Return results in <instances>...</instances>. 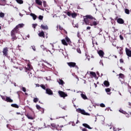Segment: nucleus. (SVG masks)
I'll use <instances>...</instances> for the list:
<instances>
[{
  "label": "nucleus",
  "mask_w": 131,
  "mask_h": 131,
  "mask_svg": "<svg viewBox=\"0 0 131 131\" xmlns=\"http://www.w3.org/2000/svg\"><path fill=\"white\" fill-rule=\"evenodd\" d=\"M89 19H90V20H93V19H94V17L91 15H87L83 16V21L84 22L86 25H90V24H91Z\"/></svg>",
  "instance_id": "1"
},
{
  "label": "nucleus",
  "mask_w": 131,
  "mask_h": 131,
  "mask_svg": "<svg viewBox=\"0 0 131 131\" xmlns=\"http://www.w3.org/2000/svg\"><path fill=\"white\" fill-rule=\"evenodd\" d=\"M25 69H26L25 72H28L29 77H31V76H32V73L30 72V71H33V70L32 69V67L31 66V65L28 64L27 66V67L25 68Z\"/></svg>",
  "instance_id": "2"
},
{
  "label": "nucleus",
  "mask_w": 131,
  "mask_h": 131,
  "mask_svg": "<svg viewBox=\"0 0 131 131\" xmlns=\"http://www.w3.org/2000/svg\"><path fill=\"white\" fill-rule=\"evenodd\" d=\"M18 32H19V31L17 29H16V27L14 28V29H13L11 31V35L13 39H17V37H16V33H18Z\"/></svg>",
  "instance_id": "3"
},
{
  "label": "nucleus",
  "mask_w": 131,
  "mask_h": 131,
  "mask_svg": "<svg viewBox=\"0 0 131 131\" xmlns=\"http://www.w3.org/2000/svg\"><path fill=\"white\" fill-rule=\"evenodd\" d=\"M76 112H78V113H81V114H83V115H86L88 116H90V114L89 113L85 112V111L84 110H82L81 108H77Z\"/></svg>",
  "instance_id": "4"
},
{
  "label": "nucleus",
  "mask_w": 131,
  "mask_h": 131,
  "mask_svg": "<svg viewBox=\"0 0 131 131\" xmlns=\"http://www.w3.org/2000/svg\"><path fill=\"white\" fill-rule=\"evenodd\" d=\"M58 94L61 98L65 99V97H68V95L63 91H58Z\"/></svg>",
  "instance_id": "5"
},
{
  "label": "nucleus",
  "mask_w": 131,
  "mask_h": 131,
  "mask_svg": "<svg viewBox=\"0 0 131 131\" xmlns=\"http://www.w3.org/2000/svg\"><path fill=\"white\" fill-rule=\"evenodd\" d=\"M8 48H5L3 49V53L4 56L5 57H8Z\"/></svg>",
  "instance_id": "6"
},
{
  "label": "nucleus",
  "mask_w": 131,
  "mask_h": 131,
  "mask_svg": "<svg viewBox=\"0 0 131 131\" xmlns=\"http://www.w3.org/2000/svg\"><path fill=\"white\" fill-rule=\"evenodd\" d=\"M57 82L59 83V85H64L65 84L64 81L60 78L57 79Z\"/></svg>",
  "instance_id": "7"
},
{
  "label": "nucleus",
  "mask_w": 131,
  "mask_h": 131,
  "mask_svg": "<svg viewBox=\"0 0 131 131\" xmlns=\"http://www.w3.org/2000/svg\"><path fill=\"white\" fill-rule=\"evenodd\" d=\"M46 94L47 95H53V91L50 89H46Z\"/></svg>",
  "instance_id": "8"
},
{
  "label": "nucleus",
  "mask_w": 131,
  "mask_h": 131,
  "mask_svg": "<svg viewBox=\"0 0 131 131\" xmlns=\"http://www.w3.org/2000/svg\"><path fill=\"white\" fill-rule=\"evenodd\" d=\"M99 56L101 57V58H103L104 57V55H105V53H104V51L102 50H99L97 52Z\"/></svg>",
  "instance_id": "9"
},
{
  "label": "nucleus",
  "mask_w": 131,
  "mask_h": 131,
  "mask_svg": "<svg viewBox=\"0 0 131 131\" xmlns=\"http://www.w3.org/2000/svg\"><path fill=\"white\" fill-rule=\"evenodd\" d=\"M25 25L24 24H19L15 27V29H19V28H23Z\"/></svg>",
  "instance_id": "10"
},
{
  "label": "nucleus",
  "mask_w": 131,
  "mask_h": 131,
  "mask_svg": "<svg viewBox=\"0 0 131 131\" xmlns=\"http://www.w3.org/2000/svg\"><path fill=\"white\" fill-rule=\"evenodd\" d=\"M40 48L41 49H42L43 51H46V52H50V53H51V54H53L52 53V52H51V51L49 50L48 49H47V48L45 47V46L41 45Z\"/></svg>",
  "instance_id": "11"
},
{
  "label": "nucleus",
  "mask_w": 131,
  "mask_h": 131,
  "mask_svg": "<svg viewBox=\"0 0 131 131\" xmlns=\"http://www.w3.org/2000/svg\"><path fill=\"white\" fill-rule=\"evenodd\" d=\"M125 51L127 56H128V57H131V51L127 48L125 49Z\"/></svg>",
  "instance_id": "12"
},
{
  "label": "nucleus",
  "mask_w": 131,
  "mask_h": 131,
  "mask_svg": "<svg viewBox=\"0 0 131 131\" xmlns=\"http://www.w3.org/2000/svg\"><path fill=\"white\" fill-rule=\"evenodd\" d=\"M51 126L53 128H56L57 130H59V129H58V127L59 126V125H56V124L55 123H52L51 124Z\"/></svg>",
  "instance_id": "13"
},
{
  "label": "nucleus",
  "mask_w": 131,
  "mask_h": 131,
  "mask_svg": "<svg viewBox=\"0 0 131 131\" xmlns=\"http://www.w3.org/2000/svg\"><path fill=\"white\" fill-rule=\"evenodd\" d=\"M41 28L43 29V30H49V27H48V25H41Z\"/></svg>",
  "instance_id": "14"
},
{
  "label": "nucleus",
  "mask_w": 131,
  "mask_h": 131,
  "mask_svg": "<svg viewBox=\"0 0 131 131\" xmlns=\"http://www.w3.org/2000/svg\"><path fill=\"white\" fill-rule=\"evenodd\" d=\"M68 65L70 67H75L76 63H75V62H68Z\"/></svg>",
  "instance_id": "15"
},
{
  "label": "nucleus",
  "mask_w": 131,
  "mask_h": 131,
  "mask_svg": "<svg viewBox=\"0 0 131 131\" xmlns=\"http://www.w3.org/2000/svg\"><path fill=\"white\" fill-rule=\"evenodd\" d=\"M117 22L119 23V24H123V23H124V20H123L122 18H118Z\"/></svg>",
  "instance_id": "16"
},
{
  "label": "nucleus",
  "mask_w": 131,
  "mask_h": 131,
  "mask_svg": "<svg viewBox=\"0 0 131 131\" xmlns=\"http://www.w3.org/2000/svg\"><path fill=\"white\" fill-rule=\"evenodd\" d=\"M98 24H99L98 22H97L96 21H93L92 23H90V25L91 26H97Z\"/></svg>",
  "instance_id": "17"
},
{
  "label": "nucleus",
  "mask_w": 131,
  "mask_h": 131,
  "mask_svg": "<svg viewBox=\"0 0 131 131\" xmlns=\"http://www.w3.org/2000/svg\"><path fill=\"white\" fill-rule=\"evenodd\" d=\"M103 84L106 86V88H108V86L110 85V83H109V81L105 80L103 82Z\"/></svg>",
  "instance_id": "18"
},
{
  "label": "nucleus",
  "mask_w": 131,
  "mask_h": 131,
  "mask_svg": "<svg viewBox=\"0 0 131 131\" xmlns=\"http://www.w3.org/2000/svg\"><path fill=\"white\" fill-rule=\"evenodd\" d=\"M81 97L83 99V100H88V97H86V95H85V94L81 93Z\"/></svg>",
  "instance_id": "19"
},
{
  "label": "nucleus",
  "mask_w": 131,
  "mask_h": 131,
  "mask_svg": "<svg viewBox=\"0 0 131 131\" xmlns=\"http://www.w3.org/2000/svg\"><path fill=\"white\" fill-rule=\"evenodd\" d=\"M83 126L84 127H86V128H89V129H92L93 128L91 127L89 124L86 123H83L82 124Z\"/></svg>",
  "instance_id": "20"
},
{
  "label": "nucleus",
  "mask_w": 131,
  "mask_h": 131,
  "mask_svg": "<svg viewBox=\"0 0 131 131\" xmlns=\"http://www.w3.org/2000/svg\"><path fill=\"white\" fill-rule=\"evenodd\" d=\"M6 102H9V103H13V100L9 97H6Z\"/></svg>",
  "instance_id": "21"
},
{
  "label": "nucleus",
  "mask_w": 131,
  "mask_h": 131,
  "mask_svg": "<svg viewBox=\"0 0 131 131\" xmlns=\"http://www.w3.org/2000/svg\"><path fill=\"white\" fill-rule=\"evenodd\" d=\"M35 2L36 4L39 6H41V5H42V2H41L40 0H36Z\"/></svg>",
  "instance_id": "22"
},
{
  "label": "nucleus",
  "mask_w": 131,
  "mask_h": 131,
  "mask_svg": "<svg viewBox=\"0 0 131 131\" xmlns=\"http://www.w3.org/2000/svg\"><path fill=\"white\" fill-rule=\"evenodd\" d=\"M105 90L107 95H111V93H109L110 92H111V89H110V88L105 89Z\"/></svg>",
  "instance_id": "23"
},
{
  "label": "nucleus",
  "mask_w": 131,
  "mask_h": 131,
  "mask_svg": "<svg viewBox=\"0 0 131 131\" xmlns=\"http://www.w3.org/2000/svg\"><path fill=\"white\" fill-rule=\"evenodd\" d=\"M38 35L40 37H45V33L43 32V31H42L38 34Z\"/></svg>",
  "instance_id": "24"
},
{
  "label": "nucleus",
  "mask_w": 131,
  "mask_h": 131,
  "mask_svg": "<svg viewBox=\"0 0 131 131\" xmlns=\"http://www.w3.org/2000/svg\"><path fill=\"white\" fill-rule=\"evenodd\" d=\"M30 16H31V17H32L33 20H36V18L37 17L35 14H34L33 13H31Z\"/></svg>",
  "instance_id": "25"
},
{
  "label": "nucleus",
  "mask_w": 131,
  "mask_h": 131,
  "mask_svg": "<svg viewBox=\"0 0 131 131\" xmlns=\"http://www.w3.org/2000/svg\"><path fill=\"white\" fill-rule=\"evenodd\" d=\"M16 3H17V4H19V5H22V4H23L24 2L23 0H15Z\"/></svg>",
  "instance_id": "26"
},
{
  "label": "nucleus",
  "mask_w": 131,
  "mask_h": 131,
  "mask_svg": "<svg viewBox=\"0 0 131 131\" xmlns=\"http://www.w3.org/2000/svg\"><path fill=\"white\" fill-rule=\"evenodd\" d=\"M62 43V45H64V46H68V44H67V42H66V40H65L64 39H62L61 40Z\"/></svg>",
  "instance_id": "27"
},
{
  "label": "nucleus",
  "mask_w": 131,
  "mask_h": 131,
  "mask_svg": "<svg viewBox=\"0 0 131 131\" xmlns=\"http://www.w3.org/2000/svg\"><path fill=\"white\" fill-rule=\"evenodd\" d=\"M90 74L92 75L93 77H96L97 76V75L96 74V73L94 72H90Z\"/></svg>",
  "instance_id": "28"
},
{
  "label": "nucleus",
  "mask_w": 131,
  "mask_h": 131,
  "mask_svg": "<svg viewBox=\"0 0 131 131\" xmlns=\"http://www.w3.org/2000/svg\"><path fill=\"white\" fill-rule=\"evenodd\" d=\"M11 106L14 108H19V106L17 104H12Z\"/></svg>",
  "instance_id": "29"
},
{
  "label": "nucleus",
  "mask_w": 131,
  "mask_h": 131,
  "mask_svg": "<svg viewBox=\"0 0 131 131\" xmlns=\"http://www.w3.org/2000/svg\"><path fill=\"white\" fill-rule=\"evenodd\" d=\"M71 16H72V18H75V17H76V16H77V14H76V13H75V12H74L71 14Z\"/></svg>",
  "instance_id": "30"
},
{
  "label": "nucleus",
  "mask_w": 131,
  "mask_h": 131,
  "mask_svg": "<svg viewBox=\"0 0 131 131\" xmlns=\"http://www.w3.org/2000/svg\"><path fill=\"white\" fill-rule=\"evenodd\" d=\"M43 62H45V63H47L48 67H49V68L52 67V64H51L50 63L48 62V61L43 60Z\"/></svg>",
  "instance_id": "31"
},
{
  "label": "nucleus",
  "mask_w": 131,
  "mask_h": 131,
  "mask_svg": "<svg viewBox=\"0 0 131 131\" xmlns=\"http://www.w3.org/2000/svg\"><path fill=\"white\" fill-rule=\"evenodd\" d=\"M125 14H127V15H129V10L127 9H125Z\"/></svg>",
  "instance_id": "32"
},
{
  "label": "nucleus",
  "mask_w": 131,
  "mask_h": 131,
  "mask_svg": "<svg viewBox=\"0 0 131 131\" xmlns=\"http://www.w3.org/2000/svg\"><path fill=\"white\" fill-rule=\"evenodd\" d=\"M119 78H124V75L123 74H119Z\"/></svg>",
  "instance_id": "33"
},
{
  "label": "nucleus",
  "mask_w": 131,
  "mask_h": 131,
  "mask_svg": "<svg viewBox=\"0 0 131 131\" xmlns=\"http://www.w3.org/2000/svg\"><path fill=\"white\" fill-rule=\"evenodd\" d=\"M0 17H1V18H4V17H5V13H4L3 12H1L0 13Z\"/></svg>",
  "instance_id": "34"
},
{
  "label": "nucleus",
  "mask_w": 131,
  "mask_h": 131,
  "mask_svg": "<svg viewBox=\"0 0 131 131\" xmlns=\"http://www.w3.org/2000/svg\"><path fill=\"white\" fill-rule=\"evenodd\" d=\"M31 48L33 50V51H34V52H35V51H36V49H35V46H32Z\"/></svg>",
  "instance_id": "35"
},
{
  "label": "nucleus",
  "mask_w": 131,
  "mask_h": 131,
  "mask_svg": "<svg viewBox=\"0 0 131 131\" xmlns=\"http://www.w3.org/2000/svg\"><path fill=\"white\" fill-rule=\"evenodd\" d=\"M119 112H120V113H122L123 114H125L126 112H124L123 110L120 109L119 110Z\"/></svg>",
  "instance_id": "36"
},
{
  "label": "nucleus",
  "mask_w": 131,
  "mask_h": 131,
  "mask_svg": "<svg viewBox=\"0 0 131 131\" xmlns=\"http://www.w3.org/2000/svg\"><path fill=\"white\" fill-rule=\"evenodd\" d=\"M1 97L2 98V100H3L4 101H6V98L5 96H4L3 95H1Z\"/></svg>",
  "instance_id": "37"
},
{
  "label": "nucleus",
  "mask_w": 131,
  "mask_h": 131,
  "mask_svg": "<svg viewBox=\"0 0 131 131\" xmlns=\"http://www.w3.org/2000/svg\"><path fill=\"white\" fill-rule=\"evenodd\" d=\"M33 101L34 103H37V102H38V98H34Z\"/></svg>",
  "instance_id": "38"
},
{
  "label": "nucleus",
  "mask_w": 131,
  "mask_h": 131,
  "mask_svg": "<svg viewBox=\"0 0 131 131\" xmlns=\"http://www.w3.org/2000/svg\"><path fill=\"white\" fill-rule=\"evenodd\" d=\"M66 40L67 42H70V39L68 37H66Z\"/></svg>",
  "instance_id": "39"
},
{
  "label": "nucleus",
  "mask_w": 131,
  "mask_h": 131,
  "mask_svg": "<svg viewBox=\"0 0 131 131\" xmlns=\"http://www.w3.org/2000/svg\"><path fill=\"white\" fill-rule=\"evenodd\" d=\"M36 107L38 110H40V109H41V107L37 104L36 105Z\"/></svg>",
  "instance_id": "40"
},
{
  "label": "nucleus",
  "mask_w": 131,
  "mask_h": 131,
  "mask_svg": "<svg viewBox=\"0 0 131 131\" xmlns=\"http://www.w3.org/2000/svg\"><path fill=\"white\" fill-rule=\"evenodd\" d=\"M38 19H39V20H42V19H43V16L39 15L38 16Z\"/></svg>",
  "instance_id": "41"
},
{
  "label": "nucleus",
  "mask_w": 131,
  "mask_h": 131,
  "mask_svg": "<svg viewBox=\"0 0 131 131\" xmlns=\"http://www.w3.org/2000/svg\"><path fill=\"white\" fill-rule=\"evenodd\" d=\"M41 88L43 89V90H47L46 89V86H45V85L43 84H41L40 85Z\"/></svg>",
  "instance_id": "42"
},
{
  "label": "nucleus",
  "mask_w": 131,
  "mask_h": 131,
  "mask_svg": "<svg viewBox=\"0 0 131 131\" xmlns=\"http://www.w3.org/2000/svg\"><path fill=\"white\" fill-rule=\"evenodd\" d=\"M77 53H79V54H81V51H80V49L79 48L77 49Z\"/></svg>",
  "instance_id": "43"
},
{
  "label": "nucleus",
  "mask_w": 131,
  "mask_h": 131,
  "mask_svg": "<svg viewBox=\"0 0 131 131\" xmlns=\"http://www.w3.org/2000/svg\"><path fill=\"white\" fill-rule=\"evenodd\" d=\"M21 90L23 91V92H24V93H25L26 92V88H25V87H22Z\"/></svg>",
  "instance_id": "44"
},
{
  "label": "nucleus",
  "mask_w": 131,
  "mask_h": 131,
  "mask_svg": "<svg viewBox=\"0 0 131 131\" xmlns=\"http://www.w3.org/2000/svg\"><path fill=\"white\" fill-rule=\"evenodd\" d=\"M73 27H76L77 28H78V24H73Z\"/></svg>",
  "instance_id": "45"
},
{
  "label": "nucleus",
  "mask_w": 131,
  "mask_h": 131,
  "mask_svg": "<svg viewBox=\"0 0 131 131\" xmlns=\"http://www.w3.org/2000/svg\"><path fill=\"white\" fill-rule=\"evenodd\" d=\"M16 58H14V59H11V62H12V63H15V62H16Z\"/></svg>",
  "instance_id": "46"
},
{
  "label": "nucleus",
  "mask_w": 131,
  "mask_h": 131,
  "mask_svg": "<svg viewBox=\"0 0 131 131\" xmlns=\"http://www.w3.org/2000/svg\"><path fill=\"white\" fill-rule=\"evenodd\" d=\"M27 117H28V119H31V120H33V117H32V116H27Z\"/></svg>",
  "instance_id": "47"
},
{
  "label": "nucleus",
  "mask_w": 131,
  "mask_h": 131,
  "mask_svg": "<svg viewBox=\"0 0 131 131\" xmlns=\"http://www.w3.org/2000/svg\"><path fill=\"white\" fill-rule=\"evenodd\" d=\"M85 56H86V59H88V61H90L91 58H90V56H89L86 54H85Z\"/></svg>",
  "instance_id": "48"
},
{
  "label": "nucleus",
  "mask_w": 131,
  "mask_h": 131,
  "mask_svg": "<svg viewBox=\"0 0 131 131\" xmlns=\"http://www.w3.org/2000/svg\"><path fill=\"white\" fill-rule=\"evenodd\" d=\"M43 7L46 8V7H47V2L46 1L43 2Z\"/></svg>",
  "instance_id": "49"
},
{
  "label": "nucleus",
  "mask_w": 131,
  "mask_h": 131,
  "mask_svg": "<svg viewBox=\"0 0 131 131\" xmlns=\"http://www.w3.org/2000/svg\"><path fill=\"white\" fill-rule=\"evenodd\" d=\"M100 107H102V108H104V107H105V104H104V103H101L100 104Z\"/></svg>",
  "instance_id": "50"
},
{
  "label": "nucleus",
  "mask_w": 131,
  "mask_h": 131,
  "mask_svg": "<svg viewBox=\"0 0 131 131\" xmlns=\"http://www.w3.org/2000/svg\"><path fill=\"white\" fill-rule=\"evenodd\" d=\"M36 26H37V24H36L32 25V27H33L34 29H35Z\"/></svg>",
  "instance_id": "51"
},
{
  "label": "nucleus",
  "mask_w": 131,
  "mask_h": 131,
  "mask_svg": "<svg viewBox=\"0 0 131 131\" xmlns=\"http://www.w3.org/2000/svg\"><path fill=\"white\" fill-rule=\"evenodd\" d=\"M99 64L100 65H102V66H104V64L103 63V61H102V60H100Z\"/></svg>",
  "instance_id": "52"
},
{
  "label": "nucleus",
  "mask_w": 131,
  "mask_h": 131,
  "mask_svg": "<svg viewBox=\"0 0 131 131\" xmlns=\"http://www.w3.org/2000/svg\"><path fill=\"white\" fill-rule=\"evenodd\" d=\"M67 15H68V16L70 17V16H71V13L70 12H68L67 13Z\"/></svg>",
  "instance_id": "53"
},
{
  "label": "nucleus",
  "mask_w": 131,
  "mask_h": 131,
  "mask_svg": "<svg viewBox=\"0 0 131 131\" xmlns=\"http://www.w3.org/2000/svg\"><path fill=\"white\" fill-rule=\"evenodd\" d=\"M120 38L121 39V40H123V36H122V35H120Z\"/></svg>",
  "instance_id": "54"
},
{
  "label": "nucleus",
  "mask_w": 131,
  "mask_h": 131,
  "mask_svg": "<svg viewBox=\"0 0 131 131\" xmlns=\"http://www.w3.org/2000/svg\"><path fill=\"white\" fill-rule=\"evenodd\" d=\"M75 100H76V98H73L72 100V103L73 104H74V101H75Z\"/></svg>",
  "instance_id": "55"
},
{
  "label": "nucleus",
  "mask_w": 131,
  "mask_h": 131,
  "mask_svg": "<svg viewBox=\"0 0 131 131\" xmlns=\"http://www.w3.org/2000/svg\"><path fill=\"white\" fill-rule=\"evenodd\" d=\"M120 63H123V59L121 58L120 59Z\"/></svg>",
  "instance_id": "56"
},
{
  "label": "nucleus",
  "mask_w": 131,
  "mask_h": 131,
  "mask_svg": "<svg viewBox=\"0 0 131 131\" xmlns=\"http://www.w3.org/2000/svg\"><path fill=\"white\" fill-rule=\"evenodd\" d=\"M59 28L60 30H63V28L62 27H61L60 26H59Z\"/></svg>",
  "instance_id": "57"
},
{
  "label": "nucleus",
  "mask_w": 131,
  "mask_h": 131,
  "mask_svg": "<svg viewBox=\"0 0 131 131\" xmlns=\"http://www.w3.org/2000/svg\"><path fill=\"white\" fill-rule=\"evenodd\" d=\"M59 118H65V117H60L59 118H56V119H59Z\"/></svg>",
  "instance_id": "58"
},
{
  "label": "nucleus",
  "mask_w": 131,
  "mask_h": 131,
  "mask_svg": "<svg viewBox=\"0 0 131 131\" xmlns=\"http://www.w3.org/2000/svg\"><path fill=\"white\" fill-rule=\"evenodd\" d=\"M76 78L77 79L78 81H79V79L78 78V77L77 76H75Z\"/></svg>",
  "instance_id": "59"
},
{
  "label": "nucleus",
  "mask_w": 131,
  "mask_h": 131,
  "mask_svg": "<svg viewBox=\"0 0 131 131\" xmlns=\"http://www.w3.org/2000/svg\"><path fill=\"white\" fill-rule=\"evenodd\" d=\"M82 131H88V129H86V128H83L82 129Z\"/></svg>",
  "instance_id": "60"
},
{
  "label": "nucleus",
  "mask_w": 131,
  "mask_h": 131,
  "mask_svg": "<svg viewBox=\"0 0 131 131\" xmlns=\"http://www.w3.org/2000/svg\"><path fill=\"white\" fill-rule=\"evenodd\" d=\"M86 29L88 30H90V29H91V27H88L86 28Z\"/></svg>",
  "instance_id": "61"
},
{
  "label": "nucleus",
  "mask_w": 131,
  "mask_h": 131,
  "mask_svg": "<svg viewBox=\"0 0 131 131\" xmlns=\"http://www.w3.org/2000/svg\"><path fill=\"white\" fill-rule=\"evenodd\" d=\"M99 31H100L99 32L101 33L103 31V30L102 29H100Z\"/></svg>",
  "instance_id": "62"
},
{
  "label": "nucleus",
  "mask_w": 131,
  "mask_h": 131,
  "mask_svg": "<svg viewBox=\"0 0 131 131\" xmlns=\"http://www.w3.org/2000/svg\"><path fill=\"white\" fill-rule=\"evenodd\" d=\"M55 17H57V15L55 14L54 15H53V18H55Z\"/></svg>",
  "instance_id": "63"
},
{
  "label": "nucleus",
  "mask_w": 131,
  "mask_h": 131,
  "mask_svg": "<svg viewBox=\"0 0 131 131\" xmlns=\"http://www.w3.org/2000/svg\"><path fill=\"white\" fill-rule=\"evenodd\" d=\"M128 104L129 106H131V103L130 102H128Z\"/></svg>",
  "instance_id": "64"
}]
</instances>
